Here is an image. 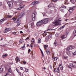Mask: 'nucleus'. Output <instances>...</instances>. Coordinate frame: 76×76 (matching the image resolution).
<instances>
[{"instance_id": "nucleus-25", "label": "nucleus", "mask_w": 76, "mask_h": 76, "mask_svg": "<svg viewBox=\"0 0 76 76\" xmlns=\"http://www.w3.org/2000/svg\"><path fill=\"white\" fill-rule=\"evenodd\" d=\"M7 56V54H5V55H2V57L3 58H5Z\"/></svg>"}, {"instance_id": "nucleus-26", "label": "nucleus", "mask_w": 76, "mask_h": 76, "mask_svg": "<svg viewBox=\"0 0 76 76\" xmlns=\"http://www.w3.org/2000/svg\"><path fill=\"white\" fill-rule=\"evenodd\" d=\"M20 43V44H22V42H23V39H21L19 41Z\"/></svg>"}, {"instance_id": "nucleus-8", "label": "nucleus", "mask_w": 76, "mask_h": 76, "mask_svg": "<svg viewBox=\"0 0 76 76\" xmlns=\"http://www.w3.org/2000/svg\"><path fill=\"white\" fill-rule=\"evenodd\" d=\"M9 6V7H12V6H13V3L11 1H9L7 2Z\"/></svg>"}, {"instance_id": "nucleus-55", "label": "nucleus", "mask_w": 76, "mask_h": 76, "mask_svg": "<svg viewBox=\"0 0 76 76\" xmlns=\"http://www.w3.org/2000/svg\"><path fill=\"white\" fill-rule=\"evenodd\" d=\"M44 47L45 49L46 48H47L45 45H44Z\"/></svg>"}, {"instance_id": "nucleus-63", "label": "nucleus", "mask_w": 76, "mask_h": 76, "mask_svg": "<svg viewBox=\"0 0 76 76\" xmlns=\"http://www.w3.org/2000/svg\"><path fill=\"white\" fill-rule=\"evenodd\" d=\"M2 3L1 2H0V6H1L2 4Z\"/></svg>"}, {"instance_id": "nucleus-16", "label": "nucleus", "mask_w": 76, "mask_h": 76, "mask_svg": "<svg viewBox=\"0 0 76 76\" xmlns=\"http://www.w3.org/2000/svg\"><path fill=\"white\" fill-rule=\"evenodd\" d=\"M38 1H36L33 2L32 3V4H38Z\"/></svg>"}, {"instance_id": "nucleus-7", "label": "nucleus", "mask_w": 76, "mask_h": 76, "mask_svg": "<svg viewBox=\"0 0 76 76\" xmlns=\"http://www.w3.org/2000/svg\"><path fill=\"white\" fill-rule=\"evenodd\" d=\"M11 30V28H6L5 30H4V33H6L7 32H9V31H10Z\"/></svg>"}, {"instance_id": "nucleus-56", "label": "nucleus", "mask_w": 76, "mask_h": 76, "mask_svg": "<svg viewBox=\"0 0 76 76\" xmlns=\"http://www.w3.org/2000/svg\"><path fill=\"white\" fill-rule=\"evenodd\" d=\"M20 34H23V32L22 31H20Z\"/></svg>"}, {"instance_id": "nucleus-22", "label": "nucleus", "mask_w": 76, "mask_h": 76, "mask_svg": "<svg viewBox=\"0 0 76 76\" xmlns=\"http://www.w3.org/2000/svg\"><path fill=\"white\" fill-rule=\"evenodd\" d=\"M3 69L2 68H0V73H2V72H3Z\"/></svg>"}, {"instance_id": "nucleus-21", "label": "nucleus", "mask_w": 76, "mask_h": 76, "mask_svg": "<svg viewBox=\"0 0 76 76\" xmlns=\"http://www.w3.org/2000/svg\"><path fill=\"white\" fill-rule=\"evenodd\" d=\"M46 53L47 54H48H48H50V50L49 49L48 50H46Z\"/></svg>"}, {"instance_id": "nucleus-24", "label": "nucleus", "mask_w": 76, "mask_h": 76, "mask_svg": "<svg viewBox=\"0 0 76 76\" xmlns=\"http://www.w3.org/2000/svg\"><path fill=\"white\" fill-rule=\"evenodd\" d=\"M52 34H50L48 37L49 39L51 38H52Z\"/></svg>"}, {"instance_id": "nucleus-42", "label": "nucleus", "mask_w": 76, "mask_h": 76, "mask_svg": "<svg viewBox=\"0 0 76 76\" xmlns=\"http://www.w3.org/2000/svg\"><path fill=\"white\" fill-rule=\"evenodd\" d=\"M61 10V11L62 12H64V11L63 10Z\"/></svg>"}, {"instance_id": "nucleus-34", "label": "nucleus", "mask_w": 76, "mask_h": 76, "mask_svg": "<svg viewBox=\"0 0 76 76\" xmlns=\"http://www.w3.org/2000/svg\"><path fill=\"white\" fill-rule=\"evenodd\" d=\"M25 70L26 71V72H28V71L29 70L27 68H25Z\"/></svg>"}, {"instance_id": "nucleus-14", "label": "nucleus", "mask_w": 76, "mask_h": 76, "mask_svg": "<svg viewBox=\"0 0 76 76\" xmlns=\"http://www.w3.org/2000/svg\"><path fill=\"white\" fill-rule=\"evenodd\" d=\"M48 7H54V4L53 3H52L50 4V5H49L48 6Z\"/></svg>"}, {"instance_id": "nucleus-28", "label": "nucleus", "mask_w": 76, "mask_h": 76, "mask_svg": "<svg viewBox=\"0 0 76 76\" xmlns=\"http://www.w3.org/2000/svg\"><path fill=\"white\" fill-rule=\"evenodd\" d=\"M32 42L33 43H35V40H34V39L33 38L31 40Z\"/></svg>"}, {"instance_id": "nucleus-15", "label": "nucleus", "mask_w": 76, "mask_h": 76, "mask_svg": "<svg viewBox=\"0 0 76 76\" xmlns=\"http://www.w3.org/2000/svg\"><path fill=\"white\" fill-rule=\"evenodd\" d=\"M4 18H3L1 20H0V24H1V23H3L4 22Z\"/></svg>"}, {"instance_id": "nucleus-36", "label": "nucleus", "mask_w": 76, "mask_h": 76, "mask_svg": "<svg viewBox=\"0 0 76 76\" xmlns=\"http://www.w3.org/2000/svg\"><path fill=\"white\" fill-rule=\"evenodd\" d=\"M25 44H24L23 45V46L21 47L22 48H25Z\"/></svg>"}, {"instance_id": "nucleus-41", "label": "nucleus", "mask_w": 76, "mask_h": 76, "mask_svg": "<svg viewBox=\"0 0 76 76\" xmlns=\"http://www.w3.org/2000/svg\"><path fill=\"white\" fill-rule=\"evenodd\" d=\"M64 28V26H62L60 28V29H63V28Z\"/></svg>"}, {"instance_id": "nucleus-35", "label": "nucleus", "mask_w": 76, "mask_h": 76, "mask_svg": "<svg viewBox=\"0 0 76 76\" xmlns=\"http://www.w3.org/2000/svg\"><path fill=\"white\" fill-rule=\"evenodd\" d=\"M42 14L43 15V16H47L46 15H45V13H43Z\"/></svg>"}, {"instance_id": "nucleus-6", "label": "nucleus", "mask_w": 76, "mask_h": 76, "mask_svg": "<svg viewBox=\"0 0 76 76\" xmlns=\"http://www.w3.org/2000/svg\"><path fill=\"white\" fill-rule=\"evenodd\" d=\"M76 9V6H74L72 7H70L69 8V12L71 13H72L74 10Z\"/></svg>"}, {"instance_id": "nucleus-52", "label": "nucleus", "mask_w": 76, "mask_h": 76, "mask_svg": "<svg viewBox=\"0 0 76 76\" xmlns=\"http://www.w3.org/2000/svg\"><path fill=\"white\" fill-rule=\"evenodd\" d=\"M72 65H73V63H71L70 64V66H71V67H72Z\"/></svg>"}, {"instance_id": "nucleus-10", "label": "nucleus", "mask_w": 76, "mask_h": 76, "mask_svg": "<svg viewBox=\"0 0 76 76\" xmlns=\"http://www.w3.org/2000/svg\"><path fill=\"white\" fill-rule=\"evenodd\" d=\"M74 48H75V47L72 46H70L68 47V50H71Z\"/></svg>"}, {"instance_id": "nucleus-4", "label": "nucleus", "mask_w": 76, "mask_h": 76, "mask_svg": "<svg viewBox=\"0 0 76 76\" xmlns=\"http://www.w3.org/2000/svg\"><path fill=\"white\" fill-rule=\"evenodd\" d=\"M49 20L48 18L43 19V20H42L43 23V24H46V23H47L48 22Z\"/></svg>"}, {"instance_id": "nucleus-13", "label": "nucleus", "mask_w": 76, "mask_h": 76, "mask_svg": "<svg viewBox=\"0 0 76 76\" xmlns=\"http://www.w3.org/2000/svg\"><path fill=\"white\" fill-rule=\"evenodd\" d=\"M24 15H25V13L23 12H21L20 15V17L19 18H18V19H20V18H22V17H23V16Z\"/></svg>"}, {"instance_id": "nucleus-23", "label": "nucleus", "mask_w": 76, "mask_h": 76, "mask_svg": "<svg viewBox=\"0 0 76 76\" xmlns=\"http://www.w3.org/2000/svg\"><path fill=\"white\" fill-rule=\"evenodd\" d=\"M31 28H34V23H31Z\"/></svg>"}, {"instance_id": "nucleus-3", "label": "nucleus", "mask_w": 76, "mask_h": 76, "mask_svg": "<svg viewBox=\"0 0 76 76\" xmlns=\"http://www.w3.org/2000/svg\"><path fill=\"white\" fill-rule=\"evenodd\" d=\"M43 24V22H42V20H41L39 22H37V25L38 26H41Z\"/></svg>"}, {"instance_id": "nucleus-57", "label": "nucleus", "mask_w": 76, "mask_h": 76, "mask_svg": "<svg viewBox=\"0 0 76 76\" xmlns=\"http://www.w3.org/2000/svg\"><path fill=\"white\" fill-rule=\"evenodd\" d=\"M48 31H52V29H48Z\"/></svg>"}, {"instance_id": "nucleus-18", "label": "nucleus", "mask_w": 76, "mask_h": 76, "mask_svg": "<svg viewBox=\"0 0 76 76\" xmlns=\"http://www.w3.org/2000/svg\"><path fill=\"white\" fill-rule=\"evenodd\" d=\"M12 72V69H11V68H10L8 70V73H11Z\"/></svg>"}, {"instance_id": "nucleus-12", "label": "nucleus", "mask_w": 76, "mask_h": 76, "mask_svg": "<svg viewBox=\"0 0 76 76\" xmlns=\"http://www.w3.org/2000/svg\"><path fill=\"white\" fill-rule=\"evenodd\" d=\"M53 45L54 46H55V47L57 46V45H58V44H57V40L55 41V42H54Z\"/></svg>"}, {"instance_id": "nucleus-33", "label": "nucleus", "mask_w": 76, "mask_h": 76, "mask_svg": "<svg viewBox=\"0 0 76 76\" xmlns=\"http://www.w3.org/2000/svg\"><path fill=\"white\" fill-rule=\"evenodd\" d=\"M66 6H63L62 7H60V8H61V9H62V8H64V9H65V8H66Z\"/></svg>"}, {"instance_id": "nucleus-59", "label": "nucleus", "mask_w": 76, "mask_h": 76, "mask_svg": "<svg viewBox=\"0 0 76 76\" xmlns=\"http://www.w3.org/2000/svg\"><path fill=\"white\" fill-rule=\"evenodd\" d=\"M12 40H10V43L11 44L12 43V42H12Z\"/></svg>"}, {"instance_id": "nucleus-58", "label": "nucleus", "mask_w": 76, "mask_h": 76, "mask_svg": "<svg viewBox=\"0 0 76 76\" xmlns=\"http://www.w3.org/2000/svg\"><path fill=\"white\" fill-rule=\"evenodd\" d=\"M31 45V48H33V45Z\"/></svg>"}, {"instance_id": "nucleus-60", "label": "nucleus", "mask_w": 76, "mask_h": 76, "mask_svg": "<svg viewBox=\"0 0 76 76\" xmlns=\"http://www.w3.org/2000/svg\"><path fill=\"white\" fill-rule=\"evenodd\" d=\"M68 34H69V32H67L66 33V35H68Z\"/></svg>"}, {"instance_id": "nucleus-48", "label": "nucleus", "mask_w": 76, "mask_h": 76, "mask_svg": "<svg viewBox=\"0 0 76 76\" xmlns=\"http://www.w3.org/2000/svg\"><path fill=\"white\" fill-rule=\"evenodd\" d=\"M1 46V47H6V45H0Z\"/></svg>"}, {"instance_id": "nucleus-29", "label": "nucleus", "mask_w": 76, "mask_h": 76, "mask_svg": "<svg viewBox=\"0 0 76 76\" xmlns=\"http://www.w3.org/2000/svg\"><path fill=\"white\" fill-rule=\"evenodd\" d=\"M41 42V39L39 38L38 41V43H39Z\"/></svg>"}, {"instance_id": "nucleus-51", "label": "nucleus", "mask_w": 76, "mask_h": 76, "mask_svg": "<svg viewBox=\"0 0 76 76\" xmlns=\"http://www.w3.org/2000/svg\"><path fill=\"white\" fill-rule=\"evenodd\" d=\"M50 69L52 68V66H51V65H50Z\"/></svg>"}, {"instance_id": "nucleus-53", "label": "nucleus", "mask_w": 76, "mask_h": 76, "mask_svg": "<svg viewBox=\"0 0 76 76\" xmlns=\"http://www.w3.org/2000/svg\"><path fill=\"white\" fill-rule=\"evenodd\" d=\"M54 72L55 73H56V72H57V71L56 70V69H55L54 70Z\"/></svg>"}, {"instance_id": "nucleus-45", "label": "nucleus", "mask_w": 76, "mask_h": 76, "mask_svg": "<svg viewBox=\"0 0 76 76\" xmlns=\"http://www.w3.org/2000/svg\"><path fill=\"white\" fill-rule=\"evenodd\" d=\"M16 70L17 72H18V73H19V69H18L16 68Z\"/></svg>"}, {"instance_id": "nucleus-5", "label": "nucleus", "mask_w": 76, "mask_h": 76, "mask_svg": "<svg viewBox=\"0 0 76 76\" xmlns=\"http://www.w3.org/2000/svg\"><path fill=\"white\" fill-rule=\"evenodd\" d=\"M36 15H37L36 13L32 14V18L33 21H35V19H36Z\"/></svg>"}, {"instance_id": "nucleus-46", "label": "nucleus", "mask_w": 76, "mask_h": 76, "mask_svg": "<svg viewBox=\"0 0 76 76\" xmlns=\"http://www.w3.org/2000/svg\"><path fill=\"white\" fill-rule=\"evenodd\" d=\"M58 0H52L53 1H54V2H56Z\"/></svg>"}, {"instance_id": "nucleus-32", "label": "nucleus", "mask_w": 76, "mask_h": 76, "mask_svg": "<svg viewBox=\"0 0 76 76\" xmlns=\"http://www.w3.org/2000/svg\"><path fill=\"white\" fill-rule=\"evenodd\" d=\"M40 51L41 52L42 54V56L44 57V54H43V52H42V50H41V49H40Z\"/></svg>"}, {"instance_id": "nucleus-19", "label": "nucleus", "mask_w": 76, "mask_h": 76, "mask_svg": "<svg viewBox=\"0 0 76 76\" xmlns=\"http://www.w3.org/2000/svg\"><path fill=\"white\" fill-rule=\"evenodd\" d=\"M15 60L17 62H19L20 61V60H19V58L17 57L15 59Z\"/></svg>"}, {"instance_id": "nucleus-40", "label": "nucleus", "mask_w": 76, "mask_h": 76, "mask_svg": "<svg viewBox=\"0 0 76 76\" xmlns=\"http://www.w3.org/2000/svg\"><path fill=\"white\" fill-rule=\"evenodd\" d=\"M72 20H76V17H75L74 18H73Z\"/></svg>"}, {"instance_id": "nucleus-47", "label": "nucleus", "mask_w": 76, "mask_h": 76, "mask_svg": "<svg viewBox=\"0 0 76 76\" xmlns=\"http://www.w3.org/2000/svg\"><path fill=\"white\" fill-rule=\"evenodd\" d=\"M20 69H21V70H23V68L22 67H20Z\"/></svg>"}, {"instance_id": "nucleus-54", "label": "nucleus", "mask_w": 76, "mask_h": 76, "mask_svg": "<svg viewBox=\"0 0 76 76\" xmlns=\"http://www.w3.org/2000/svg\"><path fill=\"white\" fill-rule=\"evenodd\" d=\"M23 63L24 64H26V62H25V61H23Z\"/></svg>"}, {"instance_id": "nucleus-49", "label": "nucleus", "mask_w": 76, "mask_h": 76, "mask_svg": "<svg viewBox=\"0 0 76 76\" xmlns=\"http://www.w3.org/2000/svg\"><path fill=\"white\" fill-rule=\"evenodd\" d=\"M63 68H64V67L62 66L61 68V70H63Z\"/></svg>"}, {"instance_id": "nucleus-9", "label": "nucleus", "mask_w": 76, "mask_h": 76, "mask_svg": "<svg viewBox=\"0 0 76 76\" xmlns=\"http://www.w3.org/2000/svg\"><path fill=\"white\" fill-rule=\"evenodd\" d=\"M20 22V20L19 18H18L16 22V23H18L17 25V26H18L20 25V23H19V22Z\"/></svg>"}, {"instance_id": "nucleus-50", "label": "nucleus", "mask_w": 76, "mask_h": 76, "mask_svg": "<svg viewBox=\"0 0 76 76\" xmlns=\"http://www.w3.org/2000/svg\"><path fill=\"white\" fill-rule=\"evenodd\" d=\"M30 52H31V49H29L28 50V53H30Z\"/></svg>"}, {"instance_id": "nucleus-38", "label": "nucleus", "mask_w": 76, "mask_h": 76, "mask_svg": "<svg viewBox=\"0 0 76 76\" xmlns=\"http://www.w3.org/2000/svg\"><path fill=\"white\" fill-rule=\"evenodd\" d=\"M20 76H23V73H20Z\"/></svg>"}, {"instance_id": "nucleus-64", "label": "nucleus", "mask_w": 76, "mask_h": 76, "mask_svg": "<svg viewBox=\"0 0 76 76\" xmlns=\"http://www.w3.org/2000/svg\"><path fill=\"white\" fill-rule=\"evenodd\" d=\"M27 45L28 47H29V44H27Z\"/></svg>"}, {"instance_id": "nucleus-62", "label": "nucleus", "mask_w": 76, "mask_h": 76, "mask_svg": "<svg viewBox=\"0 0 76 76\" xmlns=\"http://www.w3.org/2000/svg\"><path fill=\"white\" fill-rule=\"evenodd\" d=\"M45 46H46V47H48V45H45Z\"/></svg>"}, {"instance_id": "nucleus-39", "label": "nucleus", "mask_w": 76, "mask_h": 76, "mask_svg": "<svg viewBox=\"0 0 76 76\" xmlns=\"http://www.w3.org/2000/svg\"><path fill=\"white\" fill-rule=\"evenodd\" d=\"M12 20H16V18H12Z\"/></svg>"}, {"instance_id": "nucleus-37", "label": "nucleus", "mask_w": 76, "mask_h": 76, "mask_svg": "<svg viewBox=\"0 0 76 76\" xmlns=\"http://www.w3.org/2000/svg\"><path fill=\"white\" fill-rule=\"evenodd\" d=\"M54 60H57V59H58V58H57V57H56L54 58Z\"/></svg>"}, {"instance_id": "nucleus-11", "label": "nucleus", "mask_w": 76, "mask_h": 76, "mask_svg": "<svg viewBox=\"0 0 76 76\" xmlns=\"http://www.w3.org/2000/svg\"><path fill=\"white\" fill-rule=\"evenodd\" d=\"M72 54H73V53L70 51H68L67 53V54L69 56H70Z\"/></svg>"}, {"instance_id": "nucleus-61", "label": "nucleus", "mask_w": 76, "mask_h": 76, "mask_svg": "<svg viewBox=\"0 0 76 76\" xmlns=\"http://www.w3.org/2000/svg\"><path fill=\"white\" fill-rule=\"evenodd\" d=\"M27 39H29V37H28L27 38H26Z\"/></svg>"}, {"instance_id": "nucleus-44", "label": "nucleus", "mask_w": 76, "mask_h": 76, "mask_svg": "<svg viewBox=\"0 0 76 76\" xmlns=\"http://www.w3.org/2000/svg\"><path fill=\"white\" fill-rule=\"evenodd\" d=\"M58 34H56V37H58Z\"/></svg>"}, {"instance_id": "nucleus-43", "label": "nucleus", "mask_w": 76, "mask_h": 76, "mask_svg": "<svg viewBox=\"0 0 76 76\" xmlns=\"http://www.w3.org/2000/svg\"><path fill=\"white\" fill-rule=\"evenodd\" d=\"M11 17H12V16H9V15L7 16V18H11Z\"/></svg>"}, {"instance_id": "nucleus-1", "label": "nucleus", "mask_w": 76, "mask_h": 76, "mask_svg": "<svg viewBox=\"0 0 76 76\" xmlns=\"http://www.w3.org/2000/svg\"><path fill=\"white\" fill-rule=\"evenodd\" d=\"M60 20H58V21L56 20L55 23H56L55 25L50 24V26L51 28H53L55 26H57L58 25H60L61 24L60 23Z\"/></svg>"}, {"instance_id": "nucleus-17", "label": "nucleus", "mask_w": 76, "mask_h": 76, "mask_svg": "<svg viewBox=\"0 0 76 76\" xmlns=\"http://www.w3.org/2000/svg\"><path fill=\"white\" fill-rule=\"evenodd\" d=\"M66 35H62L61 37V40H63V39H64V38H66Z\"/></svg>"}, {"instance_id": "nucleus-27", "label": "nucleus", "mask_w": 76, "mask_h": 76, "mask_svg": "<svg viewBox=\"0 0 76 76\" xmlns=\"http://www.w3.org/2000/svg\"><path fill=\"white\" fill-rule=\"evenodd\" d=\"M49 39L48 37H47L46 38L45 40L47 41V42H48L49 41Z\"/></svg>"}, {"instance_id": "nucleus-30", "label": "nucleus", "mask_w": 76, "mask_h": 76, "mask_svg": "<svg viewBox=\"0 0 76 76\" xmlns=\"http://www.w3.org/2000/svg\"><path fill=\"white\" fill-rule=\"evenodd\" d=\"M75 1V0H70V1L71 2H72L73 4H74L75 2L74 1Z\"/></svg>"}, {"instance_id": "nucleus-20", "label": "nucleus", "mask_w": 76, "mask_h": 76, "mask_svg": "<svg viewBox=\"0 0 76 76\" xmlns=\"http://www.w3.org/2000/svg\"><path fill=\"white\" fill-rule=\"evenodd\" d=\"M73 34L74 36H76V28L74 31Z\"/></svg>"}, {"instance_id": "nucleus-31", "label": "nucleus", "mask_w": 76, "mask_h": 76, "mask_svg": "<svg viewBox=\"0 0 76 76\" xmlns=\"http://www.w3.org/2000/svg\"><path fill=\"white\" fill-rule=\"evenodd\" d=\"M57 71L58 73H59V72H60V69H59V67H58L57 68Z\"/></svg>"}, {"instance_id": "nucleus-2", "label": "nucleus", "mask_w": 76, "mask_h": 76, "mask_svg": "<svg viewBox=\"0 0 76 76\" xmlns=\"http://www.w3.org/2000/svg\"><path fill=\"white\" fill-rule=\"evenodd\" d=\"M23 1H20V3L18 5L19 6V8L17 9V10H19L25 7V5H24L23 6Z\"/></svg>"}]
</instances>
